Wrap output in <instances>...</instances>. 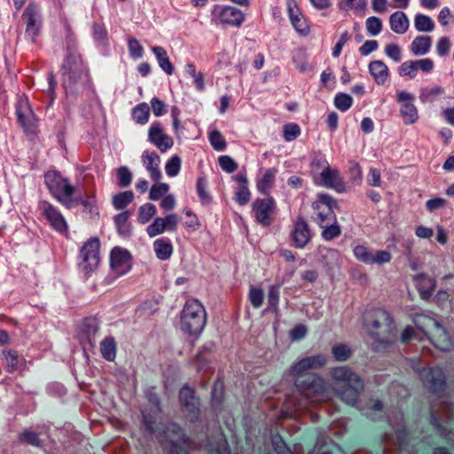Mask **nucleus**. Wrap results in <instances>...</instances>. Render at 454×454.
<instances>
[{"mask_svg":"<svg viewBox=\"0 0 454 454\" xmlns=\"http://www.w3.org/2000/svg\"><path fill=\"white\" fill-rule=\"evenodd\" d=\"M319 227L323 229L321 237L325 241H331L341 234V228L337 223V219L335 222H328L326 224Z\"/></svg>","mask_w":454,"mask_h":454,"instance_id":"38","label":"nucleus"},{"mask_svg":"<svg viewBox=\"0 0 454 454\" xmlns=\"http://www.w3.org/2000/svg\"><path fill=\"white\" fill-rule=\"evenodd\" d=\"M286 11L294 28L301 35H307L309 27L300 11L296 0H286Z\"/></svg>","mask_w":454,"mask_h":454,"instance_id":"22","label":"nucleus"},{"mask_svg":"<svg viewBox=\"0 0 454 454\" xmlns=\"http://www.w3.org/2000/svg\"><path fill=\"white\" fill-rule=\"evenodd\" d=\"M385 53L395 62H399L402 59V50L400 46L395 43L387 44L385 46Z\"/></svg>","mask_w":454,"mask_h":454,"instance_id":"63","label":"nucleus"},{"mask_svg":"<svg viewBox=\"0 0 454 454\" xmlns=\"http://www.w3.org/2000/svg\"><path fill=\"white\" fill-rule=\"evenodd\" d=\"M156 207L152 203H145L139 207L137 213L138 223L145 224L148 223L156 214Z\"/></svg>","mask_w":454,"mask_h":454,"instance_id":"40","label":"nucleus"},{"mask_svg":"<svg viewBox=\"0 0 454 454\" xmlns=\"http://www.w3.org/2000/svg\"><path fill=\"white\" fill-rule=\"evenodd\" d=\"M153 249L157 258L161 261L168 260L173 253L172 244L164 239H156L153 242Z\"/></svg>","mask_w":454,"mask_h":454,"instance_id":"34","label":"nucleus"},{"mask_svg":"<svg viewBox=\"0 0 454 454\" xmlns=\"http://www.w3.org/2000/svg\"><path fill=\"white\" fill-rule=\"evenodd\" d=\"M444 93V89L441 86L433 88H423L420 90L419 99L422 103L432 102L438 95Z\"/></svg>","mask_w":454,"mask_h":454,"instance_id":"44","label":"nucleus"},{"mask_svg":"<svg viewBox=\"0 0 454 454\" xmlns=\"http://www.w3.org/2000/svg\"><path fill=\"white\" fill-rule=\"evenodd\" d=\"M421 319L427 320L432 326L435 328V333L431 337V342L435 346V348L444 352L450 351L453 348V342L451 341L450 334L444 330L440 323L434 318L419 316L415 320L417 325H419Z\"/></svg>","mask_w":454,"mask_h":454,"instance_id":"17","label":"nucleus"},{"mask_svg":"<svg viewBox=\"0 0 454 454\" xmlns=\"http://www.w3.org/2000/svg\"><path fill=\"white\" fill-rule=\"evenodd\" d=\"M431 46L432 38L430 36L418 35L411 44V51L414 56H423L430 51Z\"/></svg>","mask_w":454,"mask_h":454,"instance_id":"30","label":"nucleus"},{"mask_svg":"<svg viewBox=\"0 0 454 454\" xmlns=\"http://www.w3.org/2000/svg\"><path fill=\"white\" fill-rule=\"evenodd\" d=\"M221 23L231 27H239L245 20L244 13L238 8L225 5L217 14Z\"/></svg>","mask_w":454,"mask_h":454,"instance_id":"23","label":"nucleus"},{"mask_svg":"<svg viewBox=\"0 0 454 454\" xmlns=\"http://www.w3.org/2000/svg\"><path fill=\"white\" fill-rule=\"evenodd\" d=\"M382 27L381 20L375 16L367 18L365 21L367 33L372 36L378 35L382 31Z\"/></svg>","mask_w":454,"mask_h":454,"instance_id":"51","label":"nucleus"},{"mask_svg":"<svg viewBox=\"0 0 454 454\" xmlns=\"http://www.w3.org/2000/svg\"><path fill=\"white\" fill-rule=\"evenodd\" d=\"M17 121L24 133L28 137H35L39 132L40 119L34 113L27 98H20L15 105Z\"/></svg>","mask_w":454,"mask_h":454,"instance_id":"7","label":"nucleus"},{"mask_svg":"<svg viewBox=\"0 0 454 454\" xmlns=\"http://www.w3.org/2000/svg\"><path fill=\"white\" fill-rule=\"evenodd\" d=\"M207 185V181L206 177H204V176L198 177L197 182H196V191H197V194H198L200 201L203 204L209 203L211 201V197L206 191Z\"/></svg>","mask_w":454,"mask_h":454,"instance_id":"52","label":"nucleus"},{"mask_svg":"<svg viewBox=\"0 0 454 454\" xmlns=\"http://www.w3.org/2000/svg\"><path fill=\"white\" fill-rule=\"evenodd\" d=\"M218 163L221 168L229 174L235 172L238 168V163L229 155L220 156Z\"/></svg>","mask_w":454,"mask_h":454,"instance_id":"58","label":"nucleus"},{"mask_svg":"<svg viewBox=\"0 0 454 454\" xmlns=\"http://www.w3.org/2000/svg\"><path fill=\"white\" fill-rule=\"evenodd\" d=\"M311 239L312 234L309 223L303 216H298L290 232L292 246L302 249L310 242Z\"/></svg>","mask_w":454,"mask_h":454,"instance_id":"16","label":"nucleus"},{"mask_svg":"<svg viewBox=\"0 0 454 454\" xmlns=\"http://www.w3.org/2000/svg\"><path fill=\"white\" fill-rule=\"evenodd\" d=\"M44 183L50 194L61 205L69 206L71 197L75 192L68 178L58 170H49L44 174Z\"/></svg>","mask_w":454,"mask_h":454,"instance_id":"5","label":"nucleus"},{"mask_svg":"<svg viewBox=\"0 0 454 454\" xmlns=\"http://www.w3.org/2000/svg\"><path fill=\"white\" fill-rule=\"evenodd\" d=\"M400 76H408L414 79L417 76V71L413 60H407L401 64L398 67Z\"/></svg>","mask_w":454,"mask_h":454,"instance_id":"59","label":"nucleus"},{"mask_svg":"<svg viewBox=\"0 0 454 454\" xmlns=\"http://www.w3.org/2000/svg\"><path fill=\"white\" fill-rule=\"evenodd\" d=\"M414 26L419 32H431L434 23L429 16L419 13L415 16Z\"/></svg>","mask_w":454,"mask_h":454,"instance_id":"41","label":"nucleus"},{"mask_svg":"<svg viewBox=\"0 0 454 454\" xmlns=\"http://www.w3.org/2000/svg\"><path fill=\"white\" fill-rule=\"evenodd\" d=\"M99 326L95 318H85L82 323V332L86 335L90 344L92 345Z\"/></svg>","mask_w":454,"mask_h":454,"instance_id":"39","label":"nucleus"},{"mask_svg":"<svg viewBox=\"0 0 454 454\" xmlns=\"http://www.w3.org/2000/svg\"><path fill=\"white\" fill-rule=\"evenodd\" d=\"M389 24L392 31L399 35L404 34L409 28V20L406 14L401 11L390 15Z\"/></svg>","mask_w":454,"mask_h":454,"instance_id":"29","label":"nucleus"},{"mask_svg":"<svg viewBox=\"0 0 454 454\" xmlns=\"http://www.w3.org/2000/svg\"><path fill=\"white\" fill-rule=\"evenodd\" d=\"M367 184L372 187L381 186V174L378 168H371L366 178Z\"/></svg>","mask_w":454,"mask_h":454,"instance_id":"64","label":"nucleus"},{"mask_svg":"<svg viewBox=\"0 0 454 454\" xmlns=\"http://www.w3.org/2000/svg\"><path fill=\"white\" fill-rule=\"evenodd\" d=\"M332 353L336 361L345 362L351 356L350 348L345 344H336L332 348Z\"/></svg>","mask_w":454,"mask_h":454,"instance_id":"50","label":"nucleus"},{"mask_svg":"<svg viewBox=\"0 0 454 454\" xmlns=\"http://www.w3.org/2000/svg\"><path fill=\"white\" fill-rule=\"evenodd\" d=\"M322 185L326 188L334 189L339 192H343L344 183L340 177L338 169L331 168L329 165L320 174Z\"/></svg>","mask_w":454,"mask_h":454,"instance_id":"26","label":"nucleus"},{"mask_svg":"<svg viewBox=\"0 0 454 454\" xmlns=\"http://www.w3.org/2000/svg\"><path fill=\"white\" fill-rule=\"evenodd\" d=\"M424 386L433 394L440 395L447 388L446 376L439 366L423 368L419 372Z\"/></svg>","mask_w":454,"mask_h":454,"instance_id":"13","label":"nucleus"},{"mask_svg":"<svg viewBox=\"0 0 454 454\" xmlns=\"http://www.w3.org/2000/svg\"><path fill=\"white\" fill-rule=\"evenodd\" d=\"M132 120L139 125H145L148 122L150 117V107L147 103L143 102L137 105L131 113Z\"/></svg>","mask_w":454,"mask_h":454,"instance_id":"35","label":"nucleus"},{"mask_svg":"<svg viewBox=\"0 0 454 454\" xmlns=\"http://www.w3.org/2000/svg\"><path fill=\"white\" fill-rule=\"evenodd\" d=\"M37 209L54 231L59 233L67 231V223L56 206L47 200H40L37 205Z\"/></svg>","mask_w":454,"mask_h":454,"instance_id":"14","label":"nucleus"},{"mask_svg":"<svg viewBox=\"0 0 454 454\" xmlns=\"http://www.w3.org/2000/svg\"><path fill=\"white\" fill-rule=\"evenodd\" d=\"M311 207L313 209L311 218L318 226H323L328 222H335L334 209L338 207V203L331 195L318 193L317 200Z\"/></svg>","mask_w":454,"mask_h":454,"instance_id":"8","label":"nucleus"},{"mask_svg":"<svg viewBox=\"0 0 454 454\" xmlns=\"http://www.w3.org/2000/svg\"><path fill=\"white\" fill-rule=\"evenodd\" d=\"M353 253H354L355 257L358 261H360L365 264H369V265H372L374 263H377L380 265L385 264V263L389 262L392 259V254L388 251L378 250L373 254L369 250L368 247H366L365 246H363V245L356 246L353 249Z\"/></svg>","mask_w":454,"mask_h":454,"instance_id":"18","label":"nucleus"},{"mask_svg":"<svg viewBox=\"0 0 454 454\" xmlns=\"http://www.w3.org/2000/svg\"><path fill=\"white\" fill-rule=\"evenodd\" d=\"M18 438L20 442H24L34 447H41L43 443L37 433L27 429L20 433Z\"/></svg>","mask_w":454,"mask_h":454,"instance_id":"43","label":"nucleus"},{"mask_svg":"<svg viewBox=\"0 0 454 454\" xmlns=\"http://www.w3.org/2000/svg\"><path fill=\"white\" fill-rule=\"evenodd\" d=\"M208 140L211 146L218 152L224 151L226 149V142L222 133L219 130H213L209 133Z\"/></svg>","mask_w":454,"mask_h":454,"instance_id":"48","label":"nucleus"},{"mask_svg":"<svg viewBox=\"0 0 454 454\" xmlns=\"http://www.w3.org/2000/svg\"><path fill=\"white\" fill-rule=\"evenodd\" d=\"M369 334L373 338V350L386 351L397 340V329L390 313L383 309L369 311L365 317Z\"/></svg>","mask_w":454,"mask_h":454,"instance_id":"2","label":"nucleus"},{"mask_svg":"<svg viewBox=\"0 0 454 454\" xmlns=\"http://www.w3.org/2000/svg\"><path fill=\"white\" fill-rule=\"evenodd\" d=\"M116 341L113 336L106 337L100 342V352L106 361L113 362L116 357Z\"/></svg>","mask_w":454,"mask_h":454,"instance_id":"33","label":"nucleus"},{"mask_svg":"<svg viewBox=\"0 0 454 454\" xmlns=\"http://www.w3.org/2000/svg\"><path fill=\"white\" fill-rule=\"evenodd\" d=\"M21 19L26 25L25 39L35 43L40 35L43 25L41 4L34 1L30 2L25 8Z\"/></svg>","mask_w":454,"mask_h":454,"instance_id":"6","label":"nucleus"},{"mask_svg":"<svg viewBox=\"0 0 454 454\" xmlns=\"http://www.w3.org/2000/svg\"><path fill=\"white\" fill-rule=\"evenodd\" d=\"M295 387L306 397H321L327 392L326 381L316 373H302L301 376H294Z\"/></svg>","mask_w":454,"mask_h":454,"instance_id":"9","label":"nucleus"},{"mask_svg":"<svg viewBox=\"0 0 454 454\" xmlns=\"http://www.w3.org/2000/svg\"><path fill=\"white\" fill-rule=\"evenodd\" d=\"M168 184L165 183L153 184L149 192V199L152 200H160L165 193L168 192Z\"/></svg>","mask_w":454,"mask_h":454,"instance_id":"60","label":"nucleus"},{"mask_svg":"<svg viewBox=\"0 0 454 454\" xmlns=\"http://www.w3.org/2000/svg\"><path fill=\"white\" fill-rule=\"evenodd\" d=\"M66 54L59 73L67 97L76 98L90 88V69L77 49V40L69 24H66Z\"/></svg>","mask_w":454,"mask_h":454,"instance_id":"1","label":"nucleus"},{"mask_svg":"<svg viewBox=\"0 0 454 454\" xmlns=\"http://www.w3.org/2000/svg\"><path fill=\"white\" fill-rule=\"evenodd\" d=\"M129 212L126 210L116 215L114 218L118 232L124 237L129 236L131 232L130 224L129 223Z\"/></svg>","mask_w":454,"mask_h":454,"instance_id":"37","label":"nucleus"},{"mask_svg":"<svg viewBox=\"0 0 454 454\" xmlns=\"http://www.w3.org/2000/svg\"><path fill=\"white\" fill-rule=\"evenodd\" d=\"M159 67L168 75L174 73V66L172 65L166 50L162 46L152 47Z\"/></svg>","mask_w":454,"mask_h":454,"instance_id":"31","label":"nucleus"},{"mask_svg":"<svg viewBox=\"0 0 454 454\" xmlns=\"http://www.w3.org/2000/svg\"><path fill=\"white\" fill-rule=\"evenodd\" d=\"M134 200V192L132 191H125L113 196L112 204L116 210H123Z\"/></svg>","mask_w":454,"mask_h":454,"instance_id":"36","label":"nucleus"},{"mask_svg":"<svg viewBox=\"0 0 454 454\" xmlns=\"http://www.w3.org/2000/svg\"><path fill=\"white\" fill-rule=\"evenodd\" d=\"M166 433L173 435V436H176V437H178L179 440L184 443V444H189L190 442V439L189 437L185 434L184 429L182 428V427L176 423V422H171L169 423L167 427H166Z\"/></svg>","mask_w":454,"mask_h":454,"instance_id":"47","label":"nucleus"},{"mask_svg":"<svg viewBox=\"0 0 454 454\" xmlns=\"http://www.w3.org/2000/svg\"><path fill=\"white\" fill-rule=\"evenodd\" d=\"M276 207V200L271 196L255 199L251 205L255 222L263 227L270 226L274 220Z\"/></svg>","mask_w":454,"mask_h":454,"instance_id":"12","label":"nucleus"},{"mask_svg":"<svg viewBox=\"0 0 454 454\" xmlns=\"http://www.w3.org/2000/svg\"><path fill=\"white\" fill-rule=\"evenodd\" d=\"M301 128L297 123H286L283 127V136L286 142L295 140L301 135Z\"/></svg>","mask_w":454,"mask_h":454,"instance_id":"46","label":"nucleus"},{"mask_svg":"<svg viewBox=\"0 0 454 454\" xmlns=\"http://www.w3.org/2000/svg\"><path fill=\"white\" fill-rule=\"evenodd\" d=\"M141 158L145 168L150 173L151 178L153 181H159L161 178V171L159 168L160 163L159 154L154 151H145Z\"/></svg>","mask_w":454,"mask_h":454,"instance_id":"24","label":"nucleus"},{"mask_svg":"<svg viewBox=\"0 0 454 454\" xmlns=\"http://www.w3.org/2000/svg\"><path fill=\"white\" fill-rule=\"evenodd\" d=\"M280 300V286L279 285H270L268 287L267 293V302L268 308L266 311L278 314V304Z\"/></svg>","mask_w":454,"mask_h":454,"instance_id":"32","label":"nucleus"},{"mask_svg":"<svg viewBox=\"0 0 454 454\" xmlns=\"http://www.w3.org/2000/svg\"><path fill=\"white\" fill-rule=\"evenodd\" d=\"M207 324L204 306L196 299L185 302L181 314V328L192 336L201 333Z\"/></svg>","mask_w":454,"mask_h":454,"instance_id":"4","label":"nucleus"},{"mask_svg":"<svg viewBox=\"0 0 454 454\" xmlns=\"http://www.w3.org/2000/svg\"><path fill=\"white\" fill-rule=\"evenodd\" d=\"M333 103L338 110L347 112L353 105V98L347 93L339 92L335 95Z\"/></svg>","mask_w":454,"mask_h":454,"instance_id":"42","label":"nucleus"},{"mask_svg":"<svg viewBox=\"0 0 454 454\" xmlns=\"http://www.w3.org/2000/svg\"><path fill=\"white\" fill-rule=\"evenodd\" d=\"M153 114L156 117L164 115L167 113L166 104L159 98H153L150 101Z\"/></svg>","mask_w":454,"mask_h":454,"instance_id":"61","label":"nucleus"},{"mask_svg":"<svg viewBox=\"0 0 454 454\" xmlns=\"http://www.w3.org/2000/svg\"><path fill=\"white\" fill-rule=\"evenodd\" d=\"M99 249L100 242L97 237L89 239L81 247L80 257L82 261L79 266L84 274L88 275L97 269L100 261Z\"/></svg>","mask_w":454,"mask_h":454,"instance_id":"10","label":"nucleus"},{"mask_svg":"<svg viewBox=\"0 0 454 454\" xmlns=\"http://www.w3.org/2000/svg\"><path fill=\"white\" fill-rule=\"evenodd\" d=\"M93 39L102 44H106L108 41L107 30L103 24L94 23L92 26Z\"/></svg>","mask_w":454,"mask_h":454,"instance_id":"53","label":"nucleus"},{"mask_svg":"<svg viewBox=\"0 0 454 454\" xmlns=\"http://www.w3.org/2000/svg\"><path fill=\"white\" fill-rule=\"evenodd\" d=\"M249 301L254 309L260 308L263 303L264 294L262 289L252 286L248 294Z\"/></svg>","mask_w":454,"mask_h":454,"instance_id":"55","label":"nucleus"},{"mask_svg":"<svg viewBox=\"0 0 454 454\" xmlns=\"http://www.w3.org/2000/svg\"><path fill=\"white\" fill-rule=\"evenodd\" d=\"M278 173L277 168H270L264 171L262 177L256 180V189L259 193L270 196V191L275 184Z\"/></svg>","mask_w":454,"mask_h":454,"instance_id":"27","label":"nucleus"},{"mask_svg":"<svg viewBox=\"0 0 454 454\" xmlns=\"http://www.w3.org/2000/svg\"><path fill=\"white\" fill-rule=\"evenodd\" d=\"M82 207L83 212L89 213L91 216L99 215L95 193L86 195Z\"/></svg>","mask_w":454,"mask_h":454,"instance_id":"45","label":"nucleus"},{"mask_svg":"<svg viewBox=\"0 0 454 454\" xmlns=\"http://www.w3.org/2000/svg\"><path fill=\"white\" fill-rule=\"evenodd\" d=\"M368 70L379 85L385 84L389 78L388 67L382 60L372 61L368 66Z\"/></svg>","mask_w":454,"mask_h":454,"instance_id":"28","label":"nucleus"},{"mask_svg":"<svg viewBox=\"0 0 454 454\" xmlns=\"http://www.w3.org/2000/svg\"><path fill=\"white\" fill-rule=\"evenodd\" d=\"M117 176H118V185L120 187H122V188L128 187L132 182V173L125 166L120 167L117 169Z\"/></svg>","mask_w":454,"mask_h":454,"instance_id":"56","label":"nucleus"},{"mask_svg":"<svg viewBox=\"0 0 454 454\" xmlns=\"http://www.w3.org/2000/svg\"><path fill=\"white\" fill-rule=\"evenodd\" d=\"M181 168V158L177 155L172 156L165 165L166 174L168 176H176Z\"/></svg>","mask_w":454,"mask_h":454,"instance_id":"54","label":"nucleus"},{"mask_svg":"<svg viewBox=\"0 0 454 454\" xmlns=\"http://www.w3.org/2000/svg\"><path fill=\"white\" fill-rule=\"evenodd\" d=\"M128 50L129 56L134 59H137L143 57L144 48L139 41L136 38H129L128 40Z\"/></svg>","mask_w":454,"mask_h":454,"instance_id":"57","label":"nucleus"},{"mask_svg":"<svg viewBox=\"0 0 454 454\" xmlns=\"http://www.w3.org/2000/svg\"><path fill=\"white\" fill-rule=\"evenodd\" d=\"M330 374L333 380L344 383L337 389V396L345 403L356 406L364 388L362 377L348 366L333 367Z\"/></svg>","mask_w":454,"mask_h":454,"instance_id":"3","label":"nucleus"},{"mask_svg":"<svg viewBox=\"0 0 454 454\" xmlns=\"http://www.w3.org/2000/svg\"><path fill=\"white\" fill-rule=\"evenodd\" d=\"M4 361L9 367V372H13L18 368L19 356L15 350L4 352Z\"/></svg>","mask_w":454,"mask_h":454,"instance_id":"62","label":"nucleus"},{"mask_svg":"<svg viewBox=\"0 0 454 454\" xmlns=\"http://www.w3.org/2000/svg\"><path fill=\"white\" fill-rule=\"evenodd\" d=\"M396 101L401 104L400 115L405 125H411L419 120L418 109L414 105L415 96L405 90L396 92Z\"/></svg>","mask_w":454,"mask_h":454,"instance_id":"15","label":"nucleus"},{"mask_svg":"<svg viewBox=\"0 0 454 454\" xmlns=\"http://www.w3.org/2000/svg\"><path fill=\"white\" fill-rule=\"evenodd\" d=\"M148 141L156 146L161 153L170 149L174 141L170 136L165 133L160 122L153 121L148 129Z\"/></svg>","mask_w":454,"mask_h":454,"instance_id":"20","label":"nucleus"},{"mask_svg":"<svg viewBox=\"0 0 454 454\" xmlns=\"http://www.w3.org/2000/svg\"><path fill=\"white\" fill-rule=\"evenodd\" d=\"M234 179L239 184L235 191L234 200L239 206H245L249 202L251 198L246 172H239Z\"/></svg>","mask_w":454,"mask_h":454,"instance_id":"25","label":"nucleus"},{"mask_svg":"<svg viewBox=\"0 0 454 454\" xmlns=\"http://www.w3.org/2000/svg\"><path fill=\"white\" fill-rule=\"evenodd\" d=\"M110 266L117 276L128 273L131 269V254L124 248L115 247L110 254Z\"/></svg>","mask_w":454,"mask_h":454,"instance_id":"19","label":"nucleus"},{"mask_svg":"<svg viewBox=\"0 0 454 454\" xmlns=\"http://www.w3.org/2000/svg\"><path fill=\"white\" fill-rule=\"evenodd\" d=\"M167 231L162 217H156L146 228V233L150 238H154Z\"/></svg>","mask_w":454,"mask_h":454,"instance_id":"49","label":"nucleus"},{"mask_svg":"<svg viewBox=\"0 0 454 454\" xmlns=\"http://www.w3.org/2000/svg\"><path fill=\"white\" fill-rule=\"evenodd\" d=\"M327 363V359L325 355H315L301 358L290 368L291 376H301L308 370H316L323 368Z\"/></svg>","mask_w":454,"mask_h":454,"instance_id":"21","label":"nucleus"},{"mask_svg":"<svg viewBox=\"0 0 454 454\" xmlns=\"http://www.w3.org/2000/svg\"><path fill=\"white\" fill-rule=\"evenodd\" d=\"M179 403L181 407L186 412V419L191 423L199 421L200 417V398L196 396L195 390L184 385L179 390Z\"/></svg>","mask_w":454,"mask_h":454,"instance_id":"11","label":"nucleus"}]
</instances>
